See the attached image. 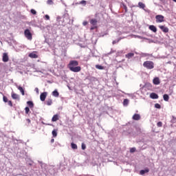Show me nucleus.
Segmentation results:
<instances>
[{"label": "nucleus", "instance_id": "obj_50", "mask_svg": "<svg viewBox=\"0 0 176 176\" xmlns=\"http://www.w3.org/2000/svg\"><path fill=\"white\" fill-rule=\"evenodd\" d=\"M144 56H148V54H144Z\"/></svg>", "mask_w": 176, "mask_h": 176}, {"label": "nucleus", "instance_id": "obj_40", "mask_svg": "<svg viewBox=\"0 0 176 176\" xmlns=\"http://www.w3.org/2000/svg\"><path fill=\"white\" fill-rule=\"evenodd\" d=\"M45 17L46 20H50V16H49V15L46 14L45 16Z\"/></svg>", "mask_w": 176, "mask_h": 176}, {"label": "nucleus", "instance_id": "obj_14", "mask_svg": "<svg viewBox=\"0 0 176 176\" xmlns=\"http://www.w3.org/2000/svg\"><path fill=\"white\" fill-rule=\"evenodd\" d=\"M12 98H13V100H20V96L17 94H12Z\"/></svg>", "mask_w": 176, "mask_h": 176}, {"label": "nucleus", "instance_id": "obj_5", "mask_svg": "<svg viewBox=\"0 0 176 176\" xmlns=\"http://www.w3.org/2000/svg\"><path fill=\"white\" fill-rule=\"evenodd\" d=\"M159 28L162 32H165V34L169 31L168 28L166 27L165 25H159Z\"/></svg>", "mask_w": 176, "mask_h": 176}, {"label": "nucleus", "instance_id": "obj_32", "mask_svg": "<svg viewBox=\"0 0 176 176\" xmlns=\"http://www.w3.org/2000/svg\"><path fill=\"white\" fill-rule=\"evenodd\" d=\"M81 148L82 149V151H85V149H86V144L85 143H82Z\"/></svg>", "mask_w": 176, "mask_h": 176}, {"label": "nucleus", "instance_id": "obj_24", "mask_svg": "<svg viewBox=\"0 0 176 176\" xmlns=\"http://www.w3.org/2000/svg\"><path fill=\"white\" fill-rule=\"evenodd\" d=\"M46 104L47 105H52V104H53V100L52 99H48L46 101Z\"/></svg>", "mask_w": 176, "mask_h": 176}, {"label": "nucleus", "instance_id": "obj_20", "mask_svg": "<svg viewBox=\"0 0 176 176\" xmlns=\"http://www.w3.org/2000/svg\"><path fill=\"white\" fill-rule=\"evenodd\" d=\"M120 7L123 8V9H124L125 13H127V6L126 5H124V3H121Z\"/></svg>", "mask_w": 176, "mask_h": 176}, {"label": "nucleus", "instance_id": "obj_22", "mask_svg": "<svg viewBox=\"0 0 176 176\" xmlns=\"http://www.w3.org/2000/svg\"><path fill=\"white\" fill-rule=\"evenodd\" d=\"M27 104L30 108H34V102H32V101H28Z\"/></svg>", "mask_w": 176, "mask_h": 176}, {"label": "nucleus", "instance_id": "obj_23", "mask_svg": "<svg viewBox=\"0 0 176 176\" xmlns=\"http://www.w3.org/2000/svg\"><path fill=\"white\" fill-rule=\"evenodd\" d=\"M163 98H164V101H168V100L170 99V97L168 96V95L164 94L163 96Z\"/></svg>", "mask_w": 176, "mask_h": 176}, {"label": "nucleus", "instance_id": "obj_33", "mask_svg": "<svg viewBox=\"0 0 176 176\" xmlns=\"http://www.w3.org/2000/svg\"><path fill=\"white\" fill-rule=\"evenodd\" d=\"M47 5H53V3H54L52 0H47Z\"/></svg>", "mask_w": 176, "mask_h": 176}, {"label": "nucleus", "instance_id": "obj_43", "mask_svg": "<svg viewBox=\"0 0 176 176\" xmlns=\"http://www.w3.org/2000/svg\"><path fill=\"white\" fill-rule=\"evenodd\" d=\"M60 19H61V17L57 16V18H56L57 21H58V20H60Z\"/></svg>", "mask_w": 176, "mask_h": 176}, {"label": "nucleus", "instance_id": "obj_31", "mask_svg": "<svg viewBox=\"0 0 176 176\" xmlns=\"http://www.w3.org/2000/svg\"><path fill=\"white\" fill-rule=\"evenodd\" d=\"M122 38H118V40H115V41H113V45H116V43H118V42L121 40Z\"/></svg>", "mask_w": 176, "mask_h": 176}, {"label": "nucleus", "instance_id": "obj_25", "mask_svg": "<svg viewBox=\"0 0 176 176\" xmlns=\"http://www.w3.org/2000/svg\"><path fill=\"white\" fill-rule=\"evenodd\" d=\"M71 147H72L73 149H78V145H76V144H75V143H72V144H71Z\"/></svg>", "mask_w": 176, "mask_h": 176}, {"label": "nucleus", "instance_id": "obj_39", "mask_svg": "<svg viewBox=\"0 0 176 176\" xmlns=\"http://www.w3.org/2000/svg\"><path fill=\"white\" fill-rule=\"evenodd\" d=\"M8 102V105H10V107H13V104L12 103V100H9Z\"/></svg>", "mask_w": 176, "mask_h": 176}, {"label": "nucleus", "instance_id": "obj_19", "mask_svg": "<svg viewBox=\"0 0 176 176\" xmlns=\"http://www.w3.org/2000/svg\"><path fill=\"white\" fill-rule=\"evenodd\" d=\"M57 120H58V115L56 114L52 117V121L57 122Z\"/></svg>", "mask_w": 176, "mask_h": 176}, {"label": "nucleus", "instance_id": "obj_27", "mask_svg": "<svg viewBox=\"0 0 176 176\" xmlns=\"http://www.w3.org/2000/svg\"><path fill=\"white\" fill-rule=\"evenodd\" d=\"M96 68L97 69H104V67H102V66H101V65H96Z\"/></svg>", "mask_w": 176, "mask_h": 176}, {"label": "nucleus", "instance_id": "obj_29", "mask_svg": "<svg viewBox=\"0 0 176 176\" xmlns=\"http://www.w3.org/2000/svg\"><path fill=\"white\" fill-rule=\"evenodd\" d=\"M155 108H157V109H160L162 108V106L159 103H157L155 104Z\"/></svg>", "mask_w": 176, "mask_h": 176}, {"label": "nucleus", "instance_id": "obj_38", "mask_svg": "<svg viewBox=\"0 0 176 176\" xmlns=\"http://www.w3.org/2000/svg\"><path fill=\"white\" fill-rule=\"evenodd\" d=\"M81 5H86V1L82 0L80 3Z\"/></svg>", "mask_w": 176, "mask_h": 176}, {"label": "nucleus", "instance_id": "obj_7", "mask_svg": "<svg viewBox=\"0 0 176 176\" xmlns=\"http://www.w3.org/2000/svg\"><path fill=\"white\" fill-rule=\"evenodd\" d=\"M2 60H3V63H8V61H9V56H8V53L3 54Z\"/></svg>", "mask_w": 176, "mask_h": 176}, {"label": "nucleus", "instance_id": "obj_8", "mask_svg": "<svg viewBox=\"0 0 176 176\" xmlns=\"http://www.w3.org/2000/svg\"><path fill=\"white\" fill-rule=\"evenodd\" d=\"M133 120H140L141 116L140 114L135 113L132 117Z\"/></svg>", "mask_w": 176, "mask_h": 176}, {"label": "nucleus", "instance_id": "obj_37", "mask_svg": "<svg viewBox=\"0 0 176 176\" xmlns=\"http://www.w3.org/2000/svg\"><path fill=\"white\" fill-rule=\"evenodd\" d=\"M25 113L28 114V112H30V107H25Z\"/></svg>", "mask_w": 176, "mask_h": 176}, {"label": "nucleus", "instance_id": "obj_41", "mask_svg": "<svg viewBox=\"0 0 176 176\" xmlns=\"http://www.w3.org/2000/svg\"><path fill=\"white\" fill-rule=\"evenodd\" d=\"M35 91H36V93H37V94H39V89H38L37 87L36 88H35Z\"/></svg>", "mask_w": 176, "mask_h": 176}, {"label": "nucleus", "instance_id": "obj_13", "mask_svg": "<svg viewBox=\"0 0 176 176\" xmlns=\"http://www.w3.org/2000/svg\"><path fill=\"white\" fill-rule=\"evenodd\" d=\"M153 83H154V85H160V80H159V78L156 77L153 80Z\"/></svg>", "mask_w": 176, "mask_h": 176}, {"label": "nucleus", "instance_id": "obj_1", "mask_svg": "<svg viewBox=\"0 0 176 176\" xmlns=\"http://www.w3.org/2000/svg\"><path fill=\"white\" fill-rule=\"evenodd\" d=\"M79 65V62L77 60H70L68 68L72 71V72H80L82 67Z\"/></svg>", "mask_w": 176, "mask_h": 176}, {"label": "nucleus", "instance_id": "obj_47", "mask_svg": "<svg viewBox=\"0 0 176 176\" xmlns=\"http://www.w3.org/2000/svg\"><path fill=\"white\" fill-rule=\"evenodd\" d=\"M28 122L29 123H30V122H31V120H30V119H28Z\"/></svg>", "mask_w": 176, "mask_h": 176}, {"label": "nucleus", "instance_id": "obj_34", "mask_svg": "<svg viewBox=\"0 0 176 176\" xmlns=\"http://www.w3.org/2000/svg\"><path fill=\"white\" fill-rule=\"evenodd\" d=\"M3 101L4 102H8V98H7L6 96H3Z\"/></svg>", "mask_w": 176, "mask_h": 176}, {"label": "nucleus", "instance_id": "obj_16", "mask_svg": "<svg viewBox=\"0 0 176 176\" xmlns=\"http://www.w3.org/2000/svg\"><path fill=\"white\" fill-rule=\"evenodd\" d=\"M126 58H133V57H134V53H129L125 55Z\"/></svg>", "mask_w": 176, "mask_h": 176}, {"label": "nucleus", "instance_id": "obj_36", "mask_svg": "<svg viewBox=\"0 0 176 176\" xmlns=\"http://www.w3.org/2000/svg\"><path fill=\"white\" fill-rule=\"evenodd\" d=\"M30 12H31L32 14H36V11L35 10H34V9H32L30 10Z\"/></svg>", "mask_w": 176, "mask_h": 176}, {"label": "nucleus", "instance_id": "obj_10", "mask_svg": "<svg viewBox=\"0 0 176 176\" xmlns=\"http://www.w3.org/2000/svg\"><path fill=\"white\" fill-rule=\"evenodd\" d=\"M16 87L18 89V90H19V91H21L22 96H24L25 94L24 91V88H23L21 86L16 85Z\"/></svg>", "mask_w": 176, "mask_h": 176}, {"label": "nucleus", "instance_id": "obj_42", "mask_svg": "<svg viewBox=\"0 0 176 176\" xmlns=\"http://www.w3.org/2000/svg\"><path fill=\"white\" fill-rule=\"evenodd\" d=\"M82 25H87V21H84L82 23Z\"/></svg>", "mask_w": 176, "mask_h": 176}, {"label": "nucleus", "instance_id": "obj_30", "mask_svg": "<svg viewBox=\"0 0 176 176\" xmlns=\"http://www.w3.org/2000/svg\"><path fill=\"white\" fill-rule=\"evenodd\" d=\"M135 151H137V149L135 148V147H133L130 149V152L131 153H134V152H135Z\"/></svg>", "mask_w": 176, "mask_h": 176}, {"label": "nucleus", "instance_id": "obj_26", "mask_svg": "<svg viewBox=\"0 0 176 176\" xmlns=\"http://www.w3.org/2000/svg\"><path fill=\"white\" fill-rule=\"evenodd\" d=\"M52 135L53 137H57V131L56 129L52 131Z\"/></svg>", "mask_w": 176, "mask_h": 176}, {"label": "nucleus", "instance_id": "obj_45", "mask_svg": "<svg viewBox=\"0 0 176 176\" xmlns=\"http://www.w3.org/2000/svg\"><path fill=\"white\" fill-rule=\"evenodd\" d=\"M53 142H54V139L51 140V143L53 144Z\"/></svg>", "mask_w": 176, "mask_h": 176}, {"label": "nucleus", "instance_id": "obj_18", "mask_svg": "<svg viewBox=\"0 0 176 176\" xmlns=\"http://www.w3.org/2000/svg\"><path fill=\"white\" fill-rule=\"evenodd\" d=\"M90 23L92 25H97V19H91L90 20Z\"/></svg>", "mask_w": 176, "mask_h": 176}, {"label": "nucleus", "instance_id": "obj_48", "mask_svg": "<svg viewBox=\"0 0 176 176\" xmlns=\"http://www.w3.org/2000/svg\"><path fill=\"white\" fill-rule=\"evenodd\" d=\"M138 38H139L140 39H142V38L140 36H138Z\"/></svg>", "mask_w": 176, "mask_h": 176}, {"label": "nucleus", "instance_id": "obj_52", "mask_svg": "<svg viewBox=\"0 0 176 176\" xmlns=\"http://www.w3.org/2000/svg\"><path fill=\"white\" fill-rule=\"evenodd\" d=\"M150 42H153V41L151 40Z\"/></svg>", "mask_w": 176, "mask_h": 176}, {"label": "nucleus", "instance_id": "obj_28", "mask_svg": "<svg viewBox=\"0 0 176 176\" xmlns=\"http://www.w3.org/2000/svg\"><path fill=\"white\" fill-rule=\"evenodd\" d=\"M124 105H129V99H124L123 101Z\"/></svg>", "mask_w": 176, "mask_h": 176}, {"label": "nucleus", "instance_id": "obj_12", "mask_svg": "<svg viewBox=\"0 0 176 176\" xmlns=\"http://www.w3.org/2000/svg\"><path fill=\"white\" fill-rule=\"evenodd\" d=\"M148 28H149V30H151V31H153V32H157V28H156L155 26L153 25H150Z\"/></svg>", "mask_w": 176, "mask_h": 176}, {"label": "nucleus", "instance_id": "obj_44", "mask_svg": "<svg viewBox=\"0 0 176 176\" xmlns=\"http://www.w3.org/2000/svg\"><path fill=\"white\" fill-rule=\"evenodd\" d=\"M42 124H45V122H42ZM47 125H48V126H52V124H47Z\"/></svg>", "mask_w": 176, "mask_h": 176}, {"label": "nucleus", "instance_id": "obj_3", "mask_svg": "<svg viewBox=\"0 0 176 176\" xmlns=\"http://www.w3.org/2000/svg\"><path fill=\"white\" fill-rule=\"evenodd\" d=\"M24 34L25 38H27V39H28L29 41L32 40V34H31V32L30 31V30L26 29L24 31Z\"/></svg>", "mask_w": 176, "mask_h": 176}, {"label": "nucleus", "instance_id": "obj_15", "mask_svg": "<svg viewBox=\"0 0 176 176\" xmlns=\"http://www.w3.org/2000/svg\"><path fill=\"white\" fill-rule=\"evenodd\" d=\"M29 57H30V58H38V55H36L35 52H32L29 54Z\"/></svg>", "mask_w": 176, "mask_h": 176}, {"label": "nucleus", "instance_id": "obj_49", "mask_svg": "<svg viewBox=\"0 0 176 176\" xmlns=\"http://www.w3.org/2000/svg\"><path fill=\"white\" fill-rule=\"evenodd\" d=\"M91 30H94V28H93V27H92V28H91Z\"/></svg>", "mask_w": 176, "mask_h": 176}, {"label": "nucleus", "instance_id": "obj_17", "mask_svg": "<svg viewBox=\"0 0 176 176\" xmlns=\"http://www.w3.org/2000/svg\"><path fill=\"white\" fill-rule=\"evenodd\" d=\"M52 96L54 97H58V96H60V94L58 93V91H57V89H55L54 91H52Z\"/></svg>", "mask_w": 176, "mask_h": 176}, {"label": "nucleus", "instance_id": "obj_46", "mask_svg": "<svg viewBox=\"0 0 176 176\" xmlns=\"http://www.w3.org/2000/svg\"><path fill=\"white\" fill-rule=\"evenodd\" d=\"M40 163H41V167H43V165H44L45 164L42 163V162H41Z\"/></svg>", "mask_w": 176, "mask_h": 176}, {"label": "nucleus", "instance_id": "obj_35", "mask_svg": "<svg viewBox=\"0 0 176 176\" xmlns=\"http://www.w3.org/2000/svg\"><path fill=\"white\" fill-rule=\"evenodd\" d=\"M157 127H162L163 126V123L162 122H159L157 124Z\"/></svg>", "mask_w": 176, "mask_h": 176}, {"label": "nucleus", "instance_id": "obj_6", "mask_svg": "<svg viewBox=\"0 0 176 176\" xmlns=\"http://www.w3.org/2000/svg\"><path fill=\"white\" fill-rule=\"evenodd\" d=\"M46 97H47V92H43L40 95L41 101H45L46 100Z\"/></svg>", "mask_w": 176, "mask_h": 176}, {"label": "nucleus", "instance_id": "obj_11", "mask_svg": "<svg viewBox=\"0 0 176 176\" xmlns=\"http://www.w3.org/2000/svg\"><path fill=\"white\" fill-rule=\"evenodd\" d=\"M147 173H149V168H146L144 170H141L140 171V175H144V174H146Z\"/></svg>", "mask_w": 176, "mask_h": 176}, {"label": "nucleus", "instance_id": "obj_9", "mask_svg": "<svg viewBox=\"0 0 176 176\" xmlns=\"http://www.w3.org/2000/svg\"><path fill=\"white\" fill-rule=\"evenodd\" d=\"M150 98H152L153 100H157V98H159V96L157 94L151 93L150 94Z\"/></svg>", "mask_w": 176, "mask_h": 176}, {"label": "nucleus", "instance_id": "obj_51", "mask_svg": "<svg viewBox=\"0 0 176 176\" xmlns=\"http://www.w3.org/2000/svg\"><path fill=\"white\" fill-rule=\"evenodd\" d=\"M173 2H176V0H173Z\"/></svg>", "mask_w": 176, "mask_h": 176}, {"label": "nucleus", "instance_id": "obj_21", "mask_svg": "<svg viewBox=\"0 0 176 176\" xmlns=\"http://www.w3.org/2000/svg\"><path fill=\"white\" fill-rule=\"evenodd\" d=\"M138 6L140 8V9H145V4H144L142 2H139Z\"/></svg>", "mask_w": 176, "mask_h": 176}, {"label": "nucleus", "instance_id": "obj_2", "mask_svg": "<svg viewBox=\"0 0 176 176\" xmlns=\"http://www.w3.org/2000/svg\"><path fill=\"white\" fill-rule=\"evenodd\" d=\"M143 67L146 68V69H153L155 68V63L151 60H146L144 62Z\"/></svg>", "mask_w": 176, "mask_h": 176}, {"label": "nucleus", "instance_id": "obj_4", "mask_svg": "<svg viewBox=\"0 0 176 176\" xmlns=\"http://www.w3.org/2000/svg\"><path fill=\"white\" fill-rule=\"evenodd\" d=\"M156 23H163L164 21V16L163 15L155 16Z\"/></svg>", "mask_w": 176, "mask_h": 176}]
</instances>
